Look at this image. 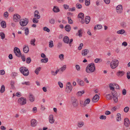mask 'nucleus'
Here are the masks:
<instances>
[{"label":"nucleus","mask_w":130,"mask_h":130,"mask_svg":"<svg viewBox=\"0 0 130 130\" xmlns=\"http://www.w3.org/2000/svg\"><path fill=\"white\" fill-rule=\"evenodd\" d=\"M36 41V39H31V40L30 41V44L32 45H33L34 46H35V42Z\"/></svg>","instance_id":"c03bdc74"},{"label":"nucleus","mask_w":130,"mask_h":130,"mask_svg":"<svg viewBox=\"0 0 130 130\" xmlns=\"http://www.w3.org/2000/svg\"><path fill=\"white\" fill-rule=\"evenodd\" d=\"M14 52L15 55L17 57H20L21 56V53L18 47H15L14 48Z\"/></svg>","instance_id":"39448f33"},{"label":"nucleus","mask_w":130,"mask_h":130,"mask_svg":"<svg viewBox=\"0 0 130 130\" xmlns=\"http://www.w3.org/2000/svg\"><path fill=\"white\" fill-rule=\"evenodd\" d=\"M120 25L123 28H125L127 26L126 23V22L124 21L122 22L121 23Z\"/></svg>","instance_id":"aec40b11"},{"label":"nucleus","mask_w":130,"mask_h":130,"mask_svg":"<svg viewBox=\"0 0 130 130\" xmlns=\"http://www.w3.org/2000/svg\"><path fill=\"white\" fill-rule=\"evenodd\" d=\"M49 22L51 24H54L55 23V20L53 19H51L49 20Z\"/></svg>","instance_id":"4d7b16f0"},{"label":"nucleus","mask_w":130,"mask_h":130,"mask_svg":"<svg viewBox=\"0 0 130 130\" xmlns=\"http://www.w3.org/2000/svg\"><path fill=\"white\" fill-rule=\"evenodd\" d=\"M66 68V65H64L61 68L59 69V70H61V71L63 72L64 70H65Z\"/></svg>","instance_id":"de8ad7c7"},{"label":"nucleus","mask_w":130,"mask_h":130,"mask_svg":"<svg viewBox=\"0 0 130 130\" xmlns=\"http://www.w3.org/2000/svg\"><path fill=\"white\" fill-rule=\"evenodd\" d=\"M25 34L26 36L27 35L29 32V29L28 28H26V29H25Z\"/></svg>","instance_id":"37998d69"},{"label":"nucleus","mask_w":130,"mask_h":130,"mask_svg":"<svg viewBox=\"0 0 130 130\" xmlns=\"http://www.w3.org/2000/svg\"><path fill=\"white\" fill-rule=\"evenodd\" d=\"M102 28V26L101 25H97V26H95L94 28V30L95 29H100Z\"/></svg>","instance_id":"2f4dec72"},{"label":"nucleus","mask_w":130,"mask_h":130,"mask_svg":"<svg viewBox=\"0 0 130 130\" xmlns=\"http://www.w3.org/2000/svg\"><path fill=\"white\" fill-rule=\"evenodd\" d=\"M26 99L24 97H21L19 99L18 103L21 105H24L26 103Z\"/></svg>","instance_id":"423d86ee"},{"label":"nucleus","mask_w":130,"mask_h":130,"mask_svg":"<svg viewBox=\"0 0 130 130\" xmlns=\"http://www.w3.org/2000/svg\"><path fill=\"white\" fill-rule=\"evenodd\" d=\"M48 59L47 58H45L42 59L41 60V62L42 63H46L48 62Z\"/></svg>","instance_id":"473e14b6"},{"label":"nucleus","mask_w":130,"mask_h":130,"mask_svg":"<svg viewBox=\"0 0 130 130\" xmlns=\"http://www.w3.org/2000/svg\"><path fill=\"white\" fill-rule=\"evenodd\" d=\"M71 99L72 100V103H73L74 102H77V100L75 98L73 97L71 98Z\"/></svg>","instance_id":"5fc2aeb1"},{"label":"nucleus","mask_w":130,"mask_h":130,"mask_svg":"<svg viewBox=\"0 0 130 130\" xmlns=\"http://www.w3.org/2000/svg\"><path fill=\"white\" fill-rule=\"evenodd\" d=\"M129 109V107H126L124 108V111L125 112L127 113Z\"/></svg>","instance_id":"e2e57ef3"},{"label":"nucleus","mask_w":130,"mask_h":130,"mask_svg":"<svg viewBox=\"0 0 130 130\" xmlns=\"http://www.w3.org/2000/svg\"><path fill=\"white\" fill-rule=\"evenodd\" d=\"M73 107L75 108H77L78 106V102H74L72 103Z\"/></svg>","instance_id":"49530a36"},{"label":"nucleus","mask_w":130,"mask_h":130,"mask_svg":"<svg viewBox=\"0 0 130 130\" xmlns=\"http://www.w3.org/2000/svg\"><path fill=\"white\" fill-rule=\"evenodd\" d=\"M95 70L94 64L93 63H90L87 66L86 69V71L88 73H92Z\"/></svg>","instance_id":"f257e3e1"},{"label":"nucleus","mask_w":130,"mask_h":130,"mask_svg":"<svg viewBox=\"0 0 130 130\" xmlns=\"http://www.w3.org/2000/svg\"><path fill=\"white\" fill-rule=\"evenodd\" d=\"M116 10L117 12L120 14L121 13L123 10L122 6L121 5H118L116 7Z\"/></svg>","instance_id":"6e6552de"},{"label":"nucleus","mask_w":130,"mask_h":130,"mask_svg":"<svg viewBox=\"0 0 130 130\" xmlns=\"http://www.w3.org/2000/svg\"><path fill=\"white\" fill-rule=\"evenodd\" d=\"M90 18L89 16H86L85 18L86 23V24H88L90 21Z\"/></svg>","instance_id":"5701e85b"},{"label":"nucleus","mask_w":130,"mask_h":130,"mask_svg":"<svg viewBox=\"0 0 130 130\" xmlns=\"http://www.w3.org/2000/svg\"><path fill=\"white\" fill-rule=\"evenodd\" d=\"M1 25L2 27L3 28H5L6 27V23L5 21H2L1 23Z\"/></svg>","instance_id":"393cba45"},{"label":"nucleus","mask_w":130,"mask_h":130,"mask_svg":"<svg viewBox=\"0 0 130 130\" xmlns=\"http://www.w3.org/2000/svg\"><path fill=\"white\" fill-rule=\"evenodd\" d=\"M125 32V30L124 29H122L117 31V33L118 34H122L124 33Z\"/></svg>","instance_id":"72a5a7b5"},{"label":"nucleus","mask_w":130,"mask_h":130,"mask_svg":"<svg viewBox=\"0 0 130 130\" xmlns=\"http://www.w3.org/2000/svg\"><path fill=\"white\" fill-rule=\"evenodd\" d=\"M99 118H100V119H101V120H102V119L105 120L106 118V117L105 116L102 115H101L100 117Z\"/></svg>","instance_id":"680f3d73"},{"label":"nucleus","mask_w":130,"mask_h":130,"mask_svg":"<svg viewBox=\"0 0 130 130\" xmlns=\"http://www.w3.org/2000/svg\"><path fill=\"white\" fill-rule=\"evenodd\" d=\"M23 85H30V82L29 81L25 82H22L21 83Z\"/></svg>","instance_id":"a19ab883"},{"label":"nucleus","mask_w":130,"mask_h":130,"mask_svg":"<svg viewBox=\"0 0 130 130\" xmlns=\"http://www.w3.org/2000/svg\"><path fill=\"white\" fill-rule=\"evenodd\" d=\"M113 91L112 92V96L114 102L116 103L118 102V101L117 93L116 91Z\"/></svg>","instance_id":"0eeeda50"},{"label":"nucleus","mask_w":130,"mask_h":130,"mask_svg":"<svg viewBox=\"0 0 130 130\" xmlns=\"http://www.w3.org/2000/svg\"><path fill=\"white\" fill-rule=\"evenodd\" d=\"M78 18H80L81 19H83L84 18V14L82 12L79 13L78 15Z\"/></svg>","instance_id":"a878e982"},{"label":"nucleus","mask_w":130,"mask_h":130,"mask_svg":"<svg viewBox=\"0 0 130 130\" xmlns=\"http://www.w3.org/2000/svg\"><path fill=\"white\" fill-rule=\"evenodd\" d=\"M84 93V90H83L82 91H79L77 93V96H81Z\"/></svg>","instance_id":"ea45409f"},{"label":"nucleus","mask_w":130,"mask_h":130,"mask_svg":"<svg viewBox=\"0 0 130 130\" xmlns=\"http://www.w3.org/2000/svg\"><path fill=\"white\" fill-rule=\"evenodd\" d=\"M106 96L108 100H110L113 98L112 96L110 94H106Z\"/></svg>","instance_id":"bb28decb"},{"label":"nucleus","mask_w":130,"mask_h":130,"mask_svg":"<svg viewBox=\"0 0 130 130\" xmlns=\"http://www.w3.org/2000/svg\"><path fill=\"white\" fill-rule=\"evenodd\" d=\"M53 10L55 12H58L60 11V10L58 7L56 6H54Z\"/></svg>","instance_id":"4be33fe9"},{"label":"nucleus","mask_w":130,"mask_h":130,"mask_svg":"<svg viewBox=\"0 0 130 130\" xmlns=\"http://www.w3.org/2000/svg\"><path fill=\"white\" fill-rule=\"evenodd\" d=\"M31 61V60L30 57H28L26 58V62L27 63L29 64Z\"/></svg>","instance_id":"8fccbe9b"},{"label":"nucleus","mask_w":130,"mask_h":130,"mask_svg":"<svg viewBox=\"0 0 130 130\" xmlns=\"http://www.w3.org/2000/svg\"><path fill=\"white\" fill-rule=\"evenodd\" d=\"M89 52V50L88 49H85L83 50L82 52V54L83 56H86Z\"/></svg>","instance_id":"a211bd4d"},{"label":"nucleus","mask_w":130,"mask_h":130,"mask_svg":"<svg viewBox=\"0 0 130 130\" xmlns=\"http://www.w3.org/2000/svg\"><path fill=\"white\" fill-rule=\"evenodd\" d=\"M114 85L112 83H110L109 85V87L110 90L112 91H114L115 88L114 87Z\"/></svg>","instance_id":"c756f323"},{"label":"nucleus","mask_w":130,"mask_h":130,"mask_svg":"<svg viewBox=\"0 0 130 130\" xmlns=\"http://www.w3.org/2000/svg\"><path fill=\"white\" fill-rule=\"evenodd\" d=\"M20 15L18 14H14L13 17V21L16 22L18 21V20L20 19Z\"/></svg>","instance_id":"9b49d317"},{"label":"nucleus","mask_w":130,"mask_h":130,"mask_svg":"<svg viewBox=\"0 0 130 130\" xmlns=\"http://www.w3.org/2000/svg\"><path fill=\"white\" fill-rule=\"evenodd\" d=\"M38 20L36 19V18H34L33 19L32 21L33 22L35 23H38Z\"/></svg>","instance_id":"13d9d810"},{"label":"nucleus","mask_w":130,"mask_h":130,"mask_svg":"<svg viewBox=\"0 0 130 130\" xmlns=\"http://www.w3.org/2000/svg\"><path fill=\"white\" fill-rule=\"evenodd\" d=\"M72 89V88H68L66 87V92L68 93H69L71 92Z\"/></svg>","instance_id":"c85d7f7f"},{"label":"nucleus","mask_w":130,"mask_h":130,"mask_svg":"<svg viewBox=\"0 0 130 130\" xmlns=\"http://www.w3.org/2000/svg\"><path fill=\"white\" fill-rule=\"evenodd\" d=\"M28 22V19L27 18H24V19H22L20 20V24L21 26L23 27L26 26Z\"/></svg>","instance_id":"20e7f679"},{"label":"nucleus","mask_w":130,"mask_h":130,"mask_svg":"<svg viewBox=\"0 0 130 130\" xmlns=\"http://www.w3.org/2000/svg\"><path fill=\"white\" fill-rule=\"evenodd\" d=\"M9 13L7 12L6 11L4 12V16L6 18H7L8 17Z\"/></svg>","instance_id":"052dcab7"},{"label":"nucleus","mask_w":130,"mask_h":130,"mask_svg":"<svg viewBox=\"0 0 130 130\" xmlns=\"http://www.w3.org/2000/svg\"><path fill=\"white\" fill-rule=\"evenodd\" d=\"M124 125L126 127H128L130 124L129 120L127 118H125L124 120Z\"/></svg>","instance_id":"1a4fd4ad"},{"label":"nucleus","mask_w":130,"mask_h":130,"mask_svg":"<svg viewBox=\"0 0 130 130\" xmlns=\"http://www.w3.org/2000/svg\"><path fill=\"white\" fill-rule=\"evenodd\" d=\"M82 30L80 29L78 31V32L76 34V35L78 36L79 37H81L82 36Z\"/></svg>","instance_id":"cd10ccee"},{"label":"nucleus","mask_w":130,"mask_h":130,"mask_svg":"<svg viewBox=\"0 0 130 130\" xmlns=\"http://www.w3.org/2000/svg\"><path fill=\"white\" fill-rule=\"evenodd\" d=\"M41 69V68L39 67L37 68L35 71V72L37 75H38L39 74V72L40 71Z\"/></svg>","instance_id":"58836bf2"},{"label":"nucleus","mask_w":130,"mask_h":130,"mask_svg":"<svg viewBox=\"0 0 130 130\" xmlns=\"http://www.w3.org/2000/svg\"><path fill=\"white\" fill-rule=\"evenodd\" d=\"M29 100L30 102H33L35 100V98L32 95L30 94L29 97Z\"/></svg>","instance_id":"b1692460"},{"label":"nucleus","mask_w":130,"mask_h":130,"mask_svg":"<svg viewBox=\"0 0 130 130\" xmlns=\"http://www.w3.org/2000/svg\"><path fill=\"white\" fill-rule=\"evenodd\" d=\"M76 8L78 9H81L82 8V6L81 4L79 3L76 4Z\"/></svg>","instance_id":"603ef678"},{"label":"nucleus","mask_w":130,"mask_h":130,"mask_svg":"<svg viewBox=\"0 0 130 130\" xmlns=\"http://www.w3.org/2000/svg\"><path fill=\"white\" fill-rule=\"evenodd\" d=\"M18 73H17L13 72H12L11 74V76H12L13 78H15V76H16L18 75Z\"/></svg>","instance_id":"e433bc0d"},{"label":"nucleus","mask_w":130,"mask_h":130,"mask_svg":"<svg viewBox=\"0 0 130 130\" xmlns=\"http://www.w3.org/2000/svg\"><path fill=\"white\" fill-rule=\"evenodd\" d=\"M90 102V100L89 98L87 99L84 102L85 104V105H86V104H88Z\"/></svg>","instance_id":"3c124183"},{"label":"nucleus","mask_w":130,"mask_h":130,"mask_svg":"<svg viewBox=\"0 0 130 130\" xmlns=\"http://www.w3.org/2000/svg\"><path fill=\"white\" fill-rule=\"evenodd\" d=\"M76 81L78 85L81 86H84L85 83L84 81L80 79H77Z\"/></svg>","instance_id":"f8f14e48"},{"label":"nucleus","mask_w":130,"mask_h":130,"mask_svg":"<svg viewBox=\"0 0 130 130\" xmlns=\"http://www.w3.org/2000/svg\"><path fill=\"white\" fill-rule=\"evenodd\" d=\"M34 17H37V19H39L40 18V15L38 11L36 10L34 12Z\"/></svg>","instance_id":"f3484780"},{"label":"nucleus","mask_w":130,"mask_h":130,"mask_svg":"<svg viewBox=\"0 0 130 130\" xmlns=\"http://www.w3.org/2000/svg\"><path fill=\"white\" fill-rule=\"evenodd\" d=\"M14 82L13 80H11L10 82V85H11V87L12 89H14Z\"/></svg>","instance_id":"864d4df0"},{"label":"nucleus","mask_w":130,"mask_h":130,"mask_svg":"<svg viewBox=\"0 0 130 130\" xmlns=\"http://www.w3.org/2000/svg\"><path fill=\"white\" fill-rule=\"evenodd\" d=\"M48 120L49 123L51 124L53 123L55 120L54 119V116L52 115H50L48 117Z\"/></svg>","instance_id":"9d476101"},{"label":"nucleus","mask_w":130,"mask_h":130,"mask_svg":"<svg viewBox=\"0 0 130 130\" xmlns=\"http://www.w3.org/2000/svg\"><path fill=\"white\" fill-rule=\"evenodd\" d=\"M99 99V96L97 94L94 96L92 99V101L93 102H97Z\"/></svg>","instance_id":"4468645a"},{"label":"nucleus","mask_w":130,"mask_h":130,"mask_svg":"<svg viewBox=\"0 0 130 130\" xmlns=\"http://www.w3.org/2000/svg\"><path fill=\"white\" fill-rule=\"evenodd\" d=\"M80 104L81 106L83 107H85L86 105H85V103H84V102L82 101H80Z\"/></svg>","instance_id":"09e8293b"},{"label":"nucleus","mask_w":130,"mask_h":130,"mask_svg":"<svg viewBox=\"0 0 130 130\" xmlns=\"http://www.w3.org/2000/svg\"><path fill=\"white\" fill-rule=\"evenodd\" d=\"M84 125V123L83 122H78L77 124V126L79 127H82Z\"/></svg>","instance_id":"7c9ffc66"},{"label":"nucleus","mask_w":130,"mask_h":130,"mask_svg":"<svg viewBox=\"0 0 130 130\" xmlns=\"http://www.w3.org/2000/svg\"><path fill=\"white\" fill-rule=\"evenodd\" d=\"M0 36L1 37V38L2 39H3L5 38V35L4 33L3 32H1L0 33Z\"/></svg>","instance_id":"4c0bfd02"},{"label":"nucleus","mask_w":130,"mask_h":130,"mask_svg":"<svg viewBox=\"0 0 130 130\" xmlns=\"http://www.w3.org/2000/svg\"><path fill=\"white\" fill-rule=\"evenodd\" d=\"M59 57L61 60H62L64 59V55L62 54H60L59 55Z\"/></svg>","instance_id":"774afa93"},{"label":"nucleus","mask_w":130,"mask_h":130,"mask_svg":"<svg viewBox=\"0 0 130 130\" xmlns=\"http://www.w3.org/2000/svg\"><path fill=\"white\" fill-rule=\"evenodd\" d=\"M43 29L44 31H46L48 32H49L50 31V29L46 27H44L43 28Z\"/></svg>","instance_id":"bf43d9fd"},{"label":"nucleus","mask_w":130,"mask_h":130,"mask_svg":"<svg viewBox=\"0 0 130 130\" xmlns=\"http://www.w3.org/2000/svg\"><path fill=\"white\" fill-rule=\"evenodd\" d=\"M20 71L21 73L25 76H28L29 73L28 68L25 67H22L20 68Z\"/></svg>","instance_id":"f03ea898"},{"label":"nucleus","mask_w":130,"mask_h":130,"mask_svg":"<svg viewBox=\"0 0 130 130\" xmlns=\"http://www.w3.org/2000/svg\"><path fill=\"white\" fill-rule=\"evenodd\" d=\"M54 46L53 42L52 40H50L49 42V46L50 48H52Z\"/></svg>","instance_id":"f704fd0d"},{"label":"nucleus","mask_w":130,"mask_h":130,"mask_svg":"<svg viewBox=\"0 0 130 130\" xmlns=\"http://www.w3.org/2000/svg\"><path fill=\"white\" fill-rule=\"evenodd\" d=\"M118 60L116 59H114L112 60L110 63V66L111 68L114 69L116 68L119 64Z\"/></svg>","instance_id":"7ed1b4c3"},{"label":"nucleus","mask_w":130,"mask_h":130,"mask_svg":"<svg viewBox=\"0 0 130 130\" xmlns=\"http://www.w3.org/2000/svg\"><path fill=\"white\" fill-rule=\"evenodd\" d=\"M5 89V87L3 85H2L1 87V88L0 90V92L1 93H3L4 92Z\"/></svg>","instance_id":"c9c22d12"},{"label":"nucleus","mask_w":130,"mask_h":130,"mask_svg":"<svg viewBox=\"0 0 130 130\" xmlns=\"http://www.w3.org/2000/svg\"><path fill=\"white\" fill-rule=\"evenodd\" d=\"M102 61L101 59L99 58H96L94 60V61L95 63H97L98 62H100Z\"/></svg>","instance_id":"79ce46f5"},{"label":"nucleus","mask_w":130,"mask_h":130,"mask_svg":"<svg viewBox=\"0 0 130 130\" xmlns=\"http://www.w3.org/2000/svg\"><path fill=\"white\" fill-rule=\"evenodd\" d=\"M90 3V0H85V4L86 6H88Z\"/></svg>","instance_id":"6e6d98bb"},{"label":"nucleus","mask_w":130,"mask_h":130,"mask_svg":"<svg viewBox=\"0 0 130 130\" xmlns=\"http://www.w3.org/2000/svg\"><path fill=\"white\" fill-rule=\"evenodd\" d=\"M62 46V43L61 42H59L57 45V47L58 48H59Z\"/></svg>","instance_id":"0e129e2a"},{"label":"nucleus","mask_w":130,"mask_h":130,"mask_svg":"<svg viewBox=\"0 0 130 130\" xmlns=\"http://www.w3.org/2000/svg\"><path fill=\"white\" fill-rule=\"evenodd\" d=\"M70 39L69 37L67 36H64L63 39V41L65 43L68 44L69 42Z\"/></svg>","instance_id":"ddd939ff"},{"label":"nucleus","mask_w":130,"mask_h":130,"mask_svg":"<svg viewBox=\"0 0 130 130\" xmlns=\"http://www.w3.org/2000/svg\"><path fill=\"white\" fill-rule=\"evenodd\" d=\"M125 73L123 71H119L117 73V75L118 77H121L123 76Z\"/></svg>","instance_id":"dca6fc26"},{"label":"nucleus","mask_w":130,"mask_h":130,"mask_svg":"<svg viewBox=\"0 0 130 130\" xmlns=\"http://www.w3.org/2000/svg\"><path fill=\"white\" fill-rule=\"evenodd\" d=\"M67 19L68 21V23L71 24H72L73 23V21L71 19V18L69 17H67Z\"/></svg>","instance_id":"a18cd8bd"},{"label":"nucleus","mask_w":130,"mask_h":130,"mask_svg":"<svg viewBox=\"0 0 130 130\" xmlns=\"http://www.w3.org/2000/svg\"><path fill=\"white\" fill-rule=\"evenodd\" d=\"M37 121L34 119H32L31 121V126L35 127L37 125Z\"/></svg>","instance_id":"2eb2a0df"},{"label":"nucleus","mask_w":130,"mask_h":130,"mask_svg":"<svg viewBox=\"0 0 130 130\" xmlns=\"http://www.w3.org/2000/svg\"><path fill=\"white\" fill-rule=\"evenodd\" d=\"M64 28L68 32L70 31L71 30V27L69 24L67 25Z\"/></svg>","instance_id":"412c9836"},{"label":"nucleus","mask_w":130,"mask_h":130,"mask_svg":"<svg viewBox=\"0 0 130 130\" xmlns=\"http://www.w3.org/2000/svg\"><path fill=\"white\" fill-rule=\"evenodd\" d=\"M127 77L128 79H130V72L128 71L127 73Z\"/></svg>","instance_id":"338daca9"},{"label":"nucleus","mask_w":130,"mask_h":130,"mask_svg":"<svg viewBox=\"0 0 130 130\" xmlns=\"http://www.w3.org/2000/svg\"><path fill=\"white\" fill-rule=\"evenodd\" d=\"M29 51V47L28 45H25L23 48V51L25 53H28Z\"/></svg>","instance_id":"6ab92c4d"},{"label":"nucleus","mask_w":130,"mask_h":130,"mask_svg":"<svg viewBox=\"0 0 130 130\" xmlns=\"http://www.w3.org/2000/svg\"><path fill=\"white\" fill-rule=\"evenodd\" d=\"M83 45V43H81L79 45V46L78 47V50H80L82 49Z\"/></svg>","instance_id":"69168bd1"}]
</instances>
